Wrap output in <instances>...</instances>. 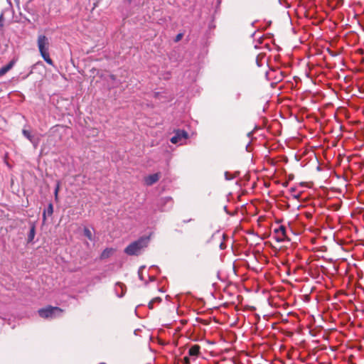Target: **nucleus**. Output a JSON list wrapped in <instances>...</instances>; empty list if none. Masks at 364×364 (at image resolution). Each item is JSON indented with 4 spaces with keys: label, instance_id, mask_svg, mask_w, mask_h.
<instances>
[{
    "label": "nucleus",
    "instance_id": "nucleus-1",
    "mask_svg": "<svg viewBox=\"0 0 364 364\" xmlns=\"http://www.w3.org/2000/svg\"><path fill=\"white\" fill-rule=\"evenodd\" d=\"M38 48L41 57L49 65H53V62L49 55V41L44 35H39L37 40Z\"/></svg>",
    "mask_w": 364,
    "mask_h": 364
},
{
    "label": "nucleus",
    "instance_id": "nucleus-2",
    "mask_svg": "<svg viewBox=\"0 0 364 364\" xmlns=\"http://www.w3.org/2000/svg\"><path fill=\"white\" fill-rule=\"evenodd\" d=\"M148 242V237H141L129 245L125 248L124 252L128 255H137L141 252L142 249L147 246Z\"/></svg>",
    "mask_w": 364,
    "mask_h": 364
},
{
    "label": "nucleus",
    "instance_id": "nucleus-3",
    "mask_svg": "<svg viewBox=\"0 0 364 364\" xmlns=\"http://www.w3.org/2000/svg\"><path fill=\"white\" fill-rule=\"evenodd\" d=\"M63 311L58 307L48 306L46 308L39 309L38 314L42 318H53L60 316Z\"/></svg>",
    "mask_w": 364,
    "mask_h": 364
},
{
    "label": "nucleus",
    "instance_id": "nucleus-4",
    "mask_svg": "<svg viewBox=\"0 0 364 364\" xmlns=\"http://www.w3.org/2000/svg\"><path fill=\"white\" fill-rule=\"evenodd\" d=\"M187 138L188 134L186 132L183 130H178L175 135L171 139V141L173 144H183Z\"/></svg>",
    "mask_w": 364,
    "mask_h": 364
},
{
    "label": "nucleus",
    "instance_id": "nucleus-5",
    "mask_svg": "<svg viewBox=\"0 0 364 364\" xmlns=\"http://www.w3.org/2000/svg\"><path fill=\"white\" fill-rule=\"evenodd\" d=\"M274 233L276 235V240L277 242H284L286 238V228L284 225H280L278 228L274 230Z\"/></svg>",
    "mask_w": 364,
    "mask_h": 364
},
{
    "label": "nucleus",
    "instance_id": "nucleus-6",
    "mask_svg": "<svg viewBox=\"0 0 364 364\" xmlns=\"http://www.w3.org/2000/svg\"><path fill=\"white\" fill-rule=\"evenodd\" d=\"M160 178V173H156L154 174H151L144 178V182L146 186H151L154 183H156Z\"/></svg>",
    "mask_w": 364,
    "mask_h": 364
},
{
    "label": "nucleus",
    "instance_id": "nucleus-7",
    "mask_svg": "<svg viewBox=\"0 0 364 364\" xmlns=\"http://www.w3.org/2000/svg\"><path fill=\"white\" fill-rule=\"evenodd\" d=\"M200 347L198 345L192 346L188 350V355L196 358L200 355Z\"/></svg>",
    "mask_w": 364,
    "mask_h": 364
},
{
    "label": "nucleus",
    "instance_id": "nucleus-8",
    "mask_svg": "<svg viewBox=\"0 0 364 364\" xmlns=\"http://www.w3.org/2000/svg\"><path fill=\"white\" fill-rule=\"evenodd\" d=\"M115 291L119 297L123 296L125 293L124 284L120 282H117L115 286Z\"/></svg>",
    "mask_w": 364,
    "mask_h": 364
},
{
    "label": "nucleus",
    "instance_id": "nucleus-9",
    "mask_svg": "<svg viewBox=\"0 0 364 364\" xmlns=\"http://www.w3.org/2000/svg\"><path fill=\"white\" fill-rule=\"evenodd\" d=\"M14 63H15V61L14 60H11L6 65L2 67L0 69V76L4 75L9 70H10L13 68V66L14 65Z\"/></svg>",
    "mask_w": 364,
    "mask_h": 364
},
{
    "label": "nucleus",
    "instance_id": "nucleus-10",
    "mask_svg": "<svg viewBox=\"0 0 364 364\" xmlns=\"http://www.w3.org/2000/svg\"><path fill=\"white\" fill-rule=\"evenodd\" d=\"M114 250L112 248H107L105 249L101 254V258L105 259L109 257L114 252Z\"/></svg>",
    "mask_w": 364,
    "mask_h": 364
},
{
    "label": "nucleus",
    "instance_id": "nucleus-11",
    "mask_svg": "<svg viewBox=\"0 0 364 364\" xmlns=\"http://www.w3.org/2000/svg\"><path fill=\"white\" fill-rule=\"evenodd\" d=\"M23 134L24 136H26L30 141H31L32 143H33L34 146H37V143H35L33 141V136L31 135V134L30 133L29 131L28 130H26V129H23Z\"/></svg>",
    "mask_w": 364,
    "mask_h": 364
},
{
    "label": "nucleus",
    "instance_id": "nucleus-12",
    "mask_svg": "<svg viewBox=\"0 0 364 364\" xmlns=\"http://www.w3.org/2000/svg\"><path fill=\"white\" fill-rule=\"evenodd\" d=\"M34 236H35V227L33 226V227H31L29 234H28V242H31L33 240Z\"/></svg>",
    "mask_w": 364,
    "mask_h": 364
},
{
    "label": "nucleus",
    "instance_id": "nucleus-13",
    "mask_svg": "<svg viewBox=\"0 0 364 364\" xmlns=\"http://www.w3.org/2000/svg\"><path fill=\"white\" fill-rule=\"evenodd\" d=\"M60 183L59 181H58L57 183H56L55 191H54V196H55V200H58V192H59V190H60Z\"/></svg>",
    "mask_w": 364,
    "mask_h": 364
},
{
    "label": "nucleus",
    "instance_id": "nucleus-14",
    "mask_svg": "<svg viewBox=\"0 0 364 364\" xmlns=\"http://www.w3.org/2000/svg\"><path fill=\"white\" fill-rule=\"evenodd\" d=\"M84 235H85V236L86 237H87L90 240H92V232H91V231H90L88 228H85L84 229Z\"/></svg>",
    "mask_w": 364,
    "mask_h": 364
},
{
    "label": "nucleus",
    "instance_id": "nucleus-15",
    "mask_svg": "<svg viewBox=\"0 0 364 364\" xmlns=\"http://www.w3.org/2000/svg\"><path fill=\"white\" fill-rule=\"evenodd\" d=\"M47 212H48V215H51L53 214V207L52 204H49V205L48 207Z\"/></svg>",
    "mask_w": 364,
    "mask_h": 364
},
{
    "label": "nucleus",
    "instance_id": "nucleus-16",
    "mask_svg": "<svg viewBox=\"0 0 364 364\" xmlns=\"http://www.w3.org/2000/svg\"><path fill=\"white\" fill-rule=\"evenodd\" d=\"M184 364H189L190 363V358L189 357H184L183 358Z\"/></svg>",
    "mask_w": 364,
    "mask_h": 364
},
{
    "label": "nucleus",
    "instance_id": "nucleus-17",
    "mask_svg": "<svg viewBox=\"0 0 364 364\" xmlns=\"http://www.w3.org/2000/svg\"><path fill=\"white\" fill-rule=\"evenodd\" d=\"M181 38H182V34H181V33H180V34H178V35L176 36V41H180V40L181 39Z\"/></svg>",
    "mask_w": 364,
    "mask_h": 364
},
{
    "label": "nucleus",
    "instance_id": "nucleus-18",
    "mask_svg": "<svg viewBox=\"0 0 364 364\" xmlns=\"http://www.w3.org/2000/svg\"><path fill=\"white\" fill-rule=\"evenodd\" d=\"M155 300H156V301H158V300L159 301V300H160V299L156 298V299H154V301H155ZM153 301H154V300L149 303V308H152V306H153Z\"/></svg>",
    "mask_w": 364,
    "mask_h": 364
},
{
    "label": "nucleus",
    "instance_id": "nucleus-19",
    "mask_svg": "<svg viewBox=\"0 0 364 364\" xmlns=\"http://www.w3.org/2000/svg\"><path fill=\"white\" fill-rule=\"evenodd\" d=\"M43 220H46V211H44L43 213Z\"/></svg>",
    "mask_w": 364,
    "mask_h": 364
},
{
    "label": "nucleus",
    "instance_id": "nucleus-20",
    "mask_svg": "<svg viewBox=\"0 0 364 364\" xmlns=\"http://www.w3.org/2000/svg\"><path fill=\"white\" fill-rule=\"evenodd\" d=\"M110 77H111L112 80H114V79H115V77H114L113 75H110Z\"/></svg>",
    "mask_w": 364,
    "mask_h": 364
},
{
    "label": "nucleus",
    "instance_id": "nucleus-21",
    "mask_svg": "<svg viewBox=\"0 0 364 364\" xmlns=\"http://www.w3.org/2000/svg\"><path fill=\"white\" fill-rule=\"evenodd\" d=\"M240 95L239 93H238V94H237V99H239V98H240Z\"/></svg>",
    "mask_w": 364,
    "mask_h": 364
}]
</instances>
